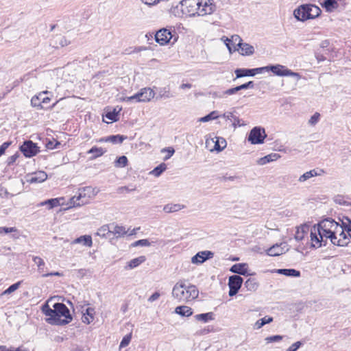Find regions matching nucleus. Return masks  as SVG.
Segmentation results:
<instances>
[{
  "instance_id": "f257e3e1",
  "label": "nucleus",
  "mask_w": 351,
  "mask_h": 351,
  "mask_svg": "<svg viewBox=\"0 0 351 351\" xmlns=\"http://www.w3.org/2000/svg\"><path fill=\"white\" fill-rule=\"evenodd\" d=\"M53 308H50L48 302L43 305L41 310L47 317L46 322L51 325L63 326L72 321V316L67 306L60 302L53 304Z\"/></svg>"
},
{
  "instance_id": "f03ea898",
  "label": "nucleus",
  "mask_w": 351,
  "mask_h": 351,
  "mask_svg": "<svg viewBox=\"0 0 351 351\" xmlns=\"http://www.w3.org/2000/svg\"><path fill=\"white\" fill-rule=\"evenodd\" d=\"M216 10L213 0H182L181 11L186 16H205L213 14Z\"/></svg>"
},
{
  "instance_id": "7ed1b4c3",
  "label": "nucleus",
  "mask_w": 351,
  "mask_h": 351,
  "mask_svg": "<svg viewBox=\"0 0 351 351\" xmlns=\"http://www.w3.org/2000/svg\"><path fill=\"white\" fill-rule=\"evenodd\" d=\"M199 291L195 285H186L182 282H177L172 290V296L180 302H189L198 297Z\"/></svg>"
},
{
  "instance_id": "20e7f679",
  "label": "nucleus",
  "mask_w": 351,
  "mask_h": 351,
  "mask_svg": "<svg viewBox=\"0 0 351 351\" xmlns=\"http://www.w3.org/2000/svg\"><path fill=\"white\" fill-rule=\"evenodd\" d=\"M97 193L95 189L91 186H86L79 189L78 195L73 196L69 199V202L66 204L67 206L64 210L87 204L89 199L95 196Z\"/></svg>"
},
{
  "instance_id": "39448f33",
  "label": "nucleus",
  "mask_w": 351,
  "mask_h": 351,
  "mask_svg": "<svg viewBox=\"0 0 351 351\" xmlns=\"http://www.w3.org/2000/svg\"><path fill=\"white\" fill-rule=\"evenodd\" d=\"M155 96L154 91L150 88H143L135 95L125 97L123 101L126 102H147Z\"/></svg>"
},
{
  "instance_id": "423d86ee",
  "label": "nucleus",
  "mask_w": 351,
  "mask_h": 351,
  "mask_svg": "<svg viewBox=\"0 0 351 351\" xmlns=\"http://www.w3.org/2000/svg\"><path fill=\"white\" fill-rule=\"evenodd\" d=\"M311 247L313 248H319L322 246L326 245V239H324V236L319 227L313 226L311 230Z\"/></svg>"
},
{
  "instance_id": "0eeeda50",
  "label": "nucleus",
  "mask_w": 351,
  "mask_h": 351,
  "mask_svg": "<svg viewBox=\"0 0 351 351\" xmlns=\"http://www.w3.org/2000/svg\"><path fill=\"white\" fill-rule=\"evenodd\" d=\"M265 137V130L260 127H255L250 131L248 136V141L252 144H261L264 142Z\"/></svg>"
},
{
  "instance_id": "6e6552de",
  "label": "nucleus",
  "mask_w": 351,
  "mask_h": 351,
  "mask_svg": "<svg viewBox=\"0 0 351 351\" xmlns=\"http://www.w3.org/2000/svg\"><path fill=\"white\" fill-rule=\"evenodd\" d=\"M269 71H272L278 76H291L295 77L298 80L300 79V75L298 73L293 72L280 64L269 66Z\"/></svg>"
},
{
  "instance_id": "1a4fd4ad",
  "label": "nucleus",
  "mask_w": 351,
  "mask_h": 351,
  "mask_svg": "<svg viewBox=\"0 0 351 351\" xmlns=\"http://www.w3.org/2000/svg\"><path fill=\"white\" fill-rule=\"evenodd\" d=\"M243 278L238 275H234L229 278L228 280V287H229V295L234 296L235 295L239 290L240 289L242 284H243Z\"/></svg>"
},
{
  "instance_id": "9d476101",
  "label": "nucleus",
  "mask_w": 351,
  "mask_h": 351,
  "mask_svg": "<svg viewBox=\"0 0 351 351\" xmlns=\"http://www.w3.org/2000/svg\"><path fill=\"white\" fill-rule=\"evenodd\" d=\"M20 150L25 157L31 158L39 152V148L32 141H27L20 147Z\"/></svg>"
},
{
  "instance_id": "9b49d317",
  "label": "nucleus",
  "mask_w": 351,
  "mask_h": 351,
  "mask_svg": "<svg viewBox=\"0 0 351 351\" xmlns=\"http://www.w3.org/2000/svg\"><path fill=\"white\" fill-rule=\"evenodd\" d=\"M309 10V4L302 5L294 10L293 15L298 21H305L311 19V16L308 15Z\"/></svg>"
},
{
  "instance_id": "f8f14e48",
  "label": "nucleus",
  "mask_w": 351,
  "mask_h": 351,
  "mask_svg": "<svg viewBox=\"0 0 351 351\" xmlns=\"http://www.w3.org/2000/svg\"><path fill=\"white\" fill-rule=\"evenodd\" d=\"M172 38V34L170 30L162 28L158 30L155 35L156 41L160 45H165L169 43Z\"/></svg>"
},
{
  "instance_id": "ddd939ff",
  "label": "nucleus",
  "mask_w": 351,
  "mask_h": 351,
  "mask_svg": "<svg viewBox=\"0 0 351 351\" xmlns=\"http://www.w3.org/2000/svg\"><path fill=\"white\" fill-rule=\"evenodd\" d=\"M288 250L287 244L281 243L275 244L267 250V254L271 256H276L285 253Z\"/></svg>"
},
{
  "instance_id": "4468645a",
  "label": "nucleus",
  "mask_w": 351,
  "mask_h": 351,
  "mask_svg": "<svg viewBox=\"0 0 351 351\" xmlns=\"http://www.w3.org/2000/svg\"><path fill=\"white\" fill-rule=\"evenodd\" d=\"M47 178V174L43 171L33 173L27 176V182L31 184L40 183L45 181Z\"/></svg>"
},
{
  "instance_id": "2eb2a0df",
  "label": "nucleus",
  "mask_w": 351,
  "mask_h": 351,
  "mask_svg": "<svg viewBox=\"0 0 351 351\" xmlns=\"http://www.w3.org/2000/svg\"><path fill=\"white\" fill-rule=\"evenodd\" d=\"M47 92H43L39 93L38 95L34 96L31 99V104L34 107H37L40 109L43 108L42 104H47L50 101V98L45 97Z\"/></svg>"
},
{
  "instance_id": "dca6fc26",
  "label": "nucleus",
  "mask_w": 351,
  "mask_h": 351,
  "mask_svg": "<svg viewBox=\"0 0 351 351\" xmlns=\"http://www.w3.org/2000/svg\"><path fill=\"white\" fill-rule=\"evenodd\" d=\"M213 253L210 251H202L197 253L194 256L191 258V262L193 264H201L203 263L206 260L213 258Z\"/></svg>"
},
{
  "instance_id": "f3484780",
  "label": "nucleus",
  "mask_w": 351,
  "mask_h": 351,
  "mask_svg": "<svg viewBox=\"0 0 351 351\" xmlns=\"http://www.w3.org/2000/svg\"><path fill=\"white\" fill-rule=\"evenodd\" d=\"M238 51L242 56H250L254 53V48L248 43H242L239 48L234 47L233 49V51Z\"/></svg>"
},
{
  "instance_id": "a211bd4d",
  "label": "nucleus",
  "mask_w": 351,
  "mask_h": 351,
  "mask_svg": "<svg viewBox=\"0 0 351 351\" xmlns=\"http://www.w3.org/2000/svg\"><path fill=\"white\" fill-rule=\"evenodd\" d=\"M247 268L248 265L247 263H237L233 265L230 271L239 275L248 276L250 274L247 273Z\"/></svg>"
},
{
  "instance_id": "6ab92c4d",
  "label": "nucleus",
  "mask_w": 351,
  "mask_h": 351,
  "mask_svg": "<svg viewBox=\"0 0 351 351\" xmlns=\"http://www.w3.org/2000/svg\"><path fill=\"white\" fill-rule=\"evenodd\" d=\"M64 197H59V198H53L49 199L46 201H44L41 203H40V206H46L48 207V208L51 209L54 207L64 205Z\"/></svg>"
},
{
  "instance_id": "aec40b11",
  "label": "nucleus",
  "mask_w": 351,
  "mask_h": 351,
  "mask_svg": "<svg viewBox=\"0 0 351 351\" xmlns=\"http://www.w3.org/2000/svg\"><path fill=\"white\" fill-rule=\"evenodd\" d=\"M280 157V156L278 154H276V153L270 154H268V155L257 160L256 163L258 165H264L270 162L276 161Z\"/></svg>"
},
{
  "instance_id": "412c9836",
  "label": "nucleus",
  "mask_w": 351,
  "mask_h": 351,
  "mask_svg": "<svg viewBox=\"0 0 351 351\" xmlns=\"http://www.w3.org/2000/svg\"><path fill=\"white\" fill-rule=\"evenodd\" d=\"M95 313L93 308L88 307L83 312L82 317V322L84 324H89L94 320V315Z\"/></svg>"
},
{
  "instance_id": "4be33fe9",
  "label": "nucleus",
  "mask_w": 351,
  "mask_h": 351,
  "mask_svg": "<svg viewBox=\"0 0 351 351\" xmlns=\"http://www.w3.org/2000/svg\"><path fill=\"white\" fill-rule=\"evenodd\" d=\"M108 231L112 233L117 237L123 236L127 233L125 228L123 226H114L111 224L108 226Z\"/></svg>"
},
{
  "instance_id": "5701e85b",
  "label": "nucleus",
  "mask_w": 351,
  "mask_h": 351,
  "mask_svg": "<svg viewBox=\"0 0 351 351\" xmlns=\"http://www.w3.org/2000/svg\"><path fill=\"white\" fill-rule=\"evenodd\" d=\"M333 201L335 204L339 205L344 206H351V199L348 196L337 195L334 197Z\"/></svg>"
},
{
  "instance_id": "b1692460",
  "label": "nucleus",
  "mask_w": 351,
  "mask_h": 351,
  "mask_svg": "<svg viewBox=\"0 0 351 351\" xmlns=\"http://www.w3.org/2000/svg\"><path fill=\"white\" fill-rule=\"evenodd\" d=\"M126 136L123 135H112L110 136H108L105 138H101L99 140L100 142H110L113 144H117V143H121L125 139H126Z\"/></svg>"
},
{
  "instance_id": "393cba45",
  "label": "nucleus",
  "mask_w": 351,
  "mask_h": 351,
  "mask_svg": "<svg viewBox=\"0 0 351 351\" xmlns=\"http://www.w3.org/2000/svg\"><path fill=\"white\" fill-rule=\"evenodd\" d=\"M175 313L182 317H189L193 314V310L187 306H179L175 309Z\"/></svg>"
},
{
  "instance_id": "a878e982",
  "label": "nucleus",
  "mask_w": 351,
  "mask_h": 351,
  "mask_svg": "<svg viewBox=\"0 0 351 351\" xmlns=\"http://www.w3.org/2000/svg\"><path fill=\"white\" fill-rule=\"evenodd\" d=\"M82 243L87 247H91L93 244L92 238L90 235L81 236L72 241V244Z\"/></svg>"
},
{
  "instance_id": "bb28decb",
  "label": "nucleus",
  "mask_w": 351,
  "mask_h": 351,
  "mask_svg": "<svg viewBox=\"0 0 351 351\" xmlns=\"http://www.w3.org/2000/svg\"><path fill=\"white\" fill-rule=\"evenodd\" d=\"M194 317L197 321L202 322L204 323H207L209 321L214 320L215 315L213 312H209V313L195 315L194 316Z\"/></svg>"
},
{
  "instance_id": "cd10ccee",
  "label": "nucleus",
  "mask_w": 351,
  "mask_h": 351,
  "mask_svg": "<svg viewBox=\"0 0 351 351\" xmlns=\"http://www.w3.org/2000/svg\"><path fill=\"white\" fill-rule=\"evenodd\" d=\"M276 273L286 276L300 277V271L294 269H278Z\"/></svg>"
},
{
  "instance_id": "c85d7f7f",
  "label": "nucleus",
  "mask_w": 351,
  "mask_h": 351,
  "mask_svg": "<svg viewBox=\"0 0 351 351\" xmlns=\"http://www.w3.org/2000/svg\"><path fill=\"white\" fill-rule=\"evenodd\" d=\"M146 258L144 256H141L137 258L132 259L128 263V265L125 267L126 269H134L138 265H140L141 263H144L145 261Z\"/></svg>"
},
{
  "instance_id": "c756f323",
  "label": "nucleus",
  "mask_w": 351,
  "mask_h": 351,
  "mask_svg": "<svg viewBox=\"0 0 351 351\" xmlns=\"http://www.w3.org/2000/svg\"><path fill=\"white\" fill-rule=\"evenodd\" d=\"M259 284L256 279L249 278L244 283V287L250 291H255L258 288Z\"/></svg>"
},
{
  "instance_id": "7c9ffc66",
  "label": "nucleus",
  "mask_w": 351,
  "mask_h": 351,
  "mask_svg": "<svg viewBox=\"0 0 351 351\" xmlns=\"http://www.w3.org/2000/svg\"><path fill=\"white\" fill-rule=\"evenodd\" d=\"M212 143H215L214 149L217 152L222 151L227 145L226 141L222 137H216V141L211 139Z\"/></svg>"
},
{
  "instance_id": "2f4dec72",
  "label": "nucleus",
  "mask_w": 351,
  "mask_h": 351,
  "mask_svg": "<svg viewBox=\"0 0 351 351\" xmlns=\"http://www.w3.org/2000/svg\"><path fill=\"white\" fill-rule=\"evenodd\" d=\"M330 242L337 246H346L349 242L348 237H343V239L337 238L335 234L330 239Z\"/></svg>"
},
{
  "instance_id": "473e14b6",
  "label": "nucleus",
  "mask_w": 351,
  "mask_h": 351,
  "mask_svg": "<svg viewBox=\"0 0 351 351\" xmlns=\"http://www.w3.org/2000/svg\"><path fill=\"white\" fill-rule=\"evenodd\" d=\"M273 321V318L271 317L265 316L262 319H258L256 321L254 325V329H260L262 328L264 325L267 324H269Z\"/></svg>"
},
{
  "instance_id": "72a5a7b5",
  "label": "nucleus",
  "mask_w": 351,
  "mask_h": 351,
  "mask_svg": "<svg viewBox=\"0 0 351 351\" xmlns=\"http://www.w3.org/2000/svg\"><path fill=\"white\" fill-rule=\"evenodd\" d=\"M237 78L245 77V76H254L252 69H237L234 71Z\"/></svg>"
},
{
  "instance_id": "f704fd0d",
  "label": "nucleus",
  "mask_w": 351,
  "mask_h": 351,
  "mask_svg": "<svg viewBox=\"0 0 351 351\" xmlns=\"http://www.w3.org/2000/svg\"><path fill=\"white\" fill-rule=\"evenodd\" d=\"M33 261L34 263L37 265L38 267V271L43 275V274H46L45 270V263L43 258H41L39 256H34L33 257Z\"/></svg>"
},
{
  "instance_id": "c9c22d12",
  "label": "nucleus",
  "mask_w": 351,
  "mask_h": 351,
  "mask_svg": "<svg viewBox=\"0 0 351 351\" xmlns=\"http://www.w3.org/2000/svg\"><path fill=\"white\" fill-rule=\"evenodd\" d=\"M319 175V174L316 171L315 169H313L309 171H306V173H304V174L300 176L298 179V181L300 182H304L306 181L307 180H308L313 177L317 176Z\"/></svg>"
},
{
  "instance_id": "e433bc0d",
  "label": "nucleus",
  "mask_w": 351,
  "mask_h": 351,
  "mask_svg": "<svg viewBox=\"0 0 351 351\" xmlns=\"http://www.w3.org/2000/svg\"><path fill=\"white\" fill-rule=\"evenodd\" d=\"M166 169L167 165L162 162L151 171L149 173L155 177H159Z\"/></svg>"
},
{
  "instance_id": "4c0bfd02",
  "label": "nucleus",
  "mask_w": 351,
  "mask_h": 351,
  "mask_svg": "<svg viewBox=\"0 0 351 351\" xmlns=\"http://www.w3.org/2000/svg\"><path fill=\"white\" fill-rule=\"evenodd\" d=\"M322 5L327 11L331 12L337 8L338 3L336 0H324Z\"/></svg>"
},
{
  "instance_id": "58836bf2",
  "label": "nucleus",
  "mask_w": 351,
  "mask_h": 351,
  "mask_svg": "<svg viewBox=\"0 0 351 351\" xmlns=\"http://www.w3.org/2000/svg\"><path fill=\"white\" fill-rule=\"evenodd\" d=\"M309 8L310 13L308 15L311 16V19H315L316 17L319 16V14H321L322 11L320 8L315 5L309 4Z\"/></svg>"
},
{
  "instance_id": "ea45409f",
  "label": "nucleus",
  "mask_w": 351,
  "mask_h": 351,
  "mask_svg": "<svg viewBox=\"0 0 351 351\" xmlns=\"http://www.w3.org/2000/svg\"><path fill=\"white\" fill-rule=\"evenodd\" d=\"M70 44V41L68 40L64 36H57L55 39V43L54 47H65Z\"/></svg>"
},
{
  "instance_id": "a19ab883",
  "label": "nucleus",
  "mask_w": 351,
  "mask_h": 351,
  "mask_svg": "<svg viewBox=\"0 0 351 351\" xmlns=\"http://www.w3.org/2000/svg\"><path fill=\"white\" fill-rule=\"evenodd\" d=\"M182 208H184V206L180 204H167L164 206L163 210L165 213H169L178 211Z\"/></svg>"
},
{
  "instance_id": "79ce46f5",
  "label": "nucleus",
  "mask_w": 351,
  "mask_h": 351,
  "mask_svg": "<svg viewBox=\"0 0 351 351\" xmlns=\"http://www.w3.org/2000/svg\"><path fill=\"white\" fill-rule=\"evenodd\" d=\"M230 46L231 47L232 46L233 49H234V47L239 48V46L243 43L241 38L239 35H237V34L232 36L231 38H230Z\"/></svg>"
},
{
  "instance_id": "37998d69",
  "label": "nucleus",
  "mask_w": 351,
  "mask_h": 351,
  "mask_svg": "<svg viewBox=\"0 0 351 351\" xmlns=\"http://www.w3.org/2000/svg\"><path fill=\"white\" fill-rule=\"evenodd\" d=\"M172 97L173 95L171 94L169 89L168 88L165 87L160 90L158 95L156 97V99H168Z\"/></svg>"
},
{
  "instance_id": "c03bdc74",
  "label": "nucleus",
  "mask_w": 351,
  "mask_h": 351,
  "mask_svg": "<svg viewBox=\"0 0 351 351\" xmlns=\"http://www.w3.org/2000/svg\"><path fill=\"white\" fill-rule=\"evenodd\" d=\"M308 227L303 226L301 228H298L295 234V239L297 241H301L304 238V233L306 232Z\"/></svg>"
},
{
  "instance_id": "a18cd8bd",
  "label": "nucleus",
  "mask_w": 351,
  "mask_h": 351,
  "mask_svg": "<svg viewBox=\"0 0 351 351\" xmlns=\"http://www.w3.org/2000/svg\"><path fill=\"white\" fill-rule=\"evenodd\" d=\"M104 151L101 147H93L90 150L88 151V154H93L94 156L92 159L96 158L99 156H102L104 154Z\"/></svg>"
},
{
  "instance_id": "49530a36",
  "label": "nucleus",
  "mask_w": 351,
  "mask_h": 351,
  "mask_svg": "<svg viewBox=\"0 0 351 351\" xmlns=\"http://www.w3.org/2000/svg\"><path fill=\"white\" fill-rule=\"evenodd\" d=\"M128 158L125 156L119 157L114 162V165L117 167H125L128 165Z\"/></svg>"
},
{
  "instance_id": "de8ad7c7",
  "label": "nucleus",
  "mask_w": 351,
  "mask_h": 351,
  "mask_svg": "<svg viewBox=\"0 0 351 351\" xmlns=\"http://www.w3.org/2000/svg\"><path fill=\"white\" fill-rule=\"evenodd\" d=\"M21 284V281H19L16 283H14V284L10 285L7 289H5L3 292H2L1 295L10 294V293L14 292V291H16V289H18L19 288Z\"/></svg>"
},
{
  "instance_id": "09e8293b",
  "label": "nucleus",
  "mask_w": 351,
  "mask_h": 351,
  "mask_svg": "<svg viewBox=\"0 0 351 351\" xmlns=\"http://www.w3.org/2000/svg\"><path fill=\"white\" fill-rule=\"evenodd\" d=\"M217 112L216 111H213L210 114L200 118L199 121L201 122H207L210 120H213L217 119L219 116L217 114Z\"/></svg>"
},
{
  "instance_id": "8fccbe9b",
  "label": "nucleus",
  "mask_w": 351,
  "mask_h": 351,
  "mask_svg": "<svg viewBox=\"0 0 351 351\" xmlns=\"http://www.w3.org/2000/svg\"><path fill=\"white\" fill-rule=\"evenodd\" d=\"M161 152L162 153H165V152L167 153V154L164 157V160H167L173 155V154L175 153V150L173 147H165V148L162 149Z\"/></svg>"
},
{
  "instance_id": "3c124183",
  "label": "nucleus",
  "mask_w": 351,
  "mask_h": 351,
  "mask_svg": "<svg viewBox=\"0 0 351 351\" xmlns=\"http://www.w3.org/2000/svg\"><path fill=\"white\" fill-rule=\"evenodd\" d=\"M131 339H132L131 333L124 336L120 343L119 348H123L126 347L130 343Z\"/></svg>"
},
{
  "instance_id": "603ef678",
  "label": "nucleus",
  "mask_w": 351,
  "mask_h": 351,
  "mask_svg": "<svg viewBox=\"0 0 351 351\" xmlns=\"http://www.w3.org/2000/svg\"><path fill=\"white\" fill-rule=\"evenodd\" d=\"M282 338L283 337L281 335H274L266 337L265 341L267 343H269L272 342L280 341L282 339Z\"/></svg>"
},
{
  "instance_id": "864d4df0",
  "label": "nucleus",
  "mask_w": 351,
  "mask_h": 351,
  "mask_svg": "<svg viewBox=\"0 0 351 351\" xmlns=\"http://www.w3.org/2000/svg\"><path fill=\"white\" fill-rule=\"evenodd\" d=\"M238 91H239V89H238L237 86L231 88H229V89L225 90L224 92H223L222 95H219V97H223L224 95H231L237 93Z\"/></svg>"
},
{
  "instance_id": "5fc2aeb1",
  "label": "nucleus",
  "mask_w": 351,
  "mask_h": 351,
  "mask_svg": "<svg viewBox=\"0 0 351 351\" xmlns=\"http://www.w3.org/2000/svg\"><path fill=\"white\" fill-rule=\"evenodd\" d=\"M321 232L324 236V239H326V242L328 241V239H331V237L335 234V232H332L330 230H324V229H320Z\"/></svg>"
},
{
  "instance_id": "6e6d98bb",
  "label": "nucleus",
  "mask_w": 351,
  "mask_h": 351,
  "mask_svg": "<svg viewBox=\"0 0 351 351\" xmlns=\"http://www.w3.org/2000/svg\"><path fill=\"white\" fill-rule=\"evenodd\" d=\"M132 245L133 247L137 246H148L149 245V242L147 239H141L134 242Z\"/></svg>"
},
{
  "instance_id": "4d7b16f0",
  "label": "nucleus",
  "mask_w": 351,
  "mask_h": 351,
  "mask_svg": "<svg viewBox=\"0 0 351 351\" xmlns=\"http://www.w3.org/2000/svg\"><path fill=\"white\" fill-rule=\"evenodd\" d=\"M319 113L315 112L308 120V123L311 125H315L319 121Z\"/></svg>"
},
{
  "instance_id": "13d9d810",
  "label": "nucleus",
  "mask_w": 351,
  "mask_h": 351,
  "mask_svg": "<svg viewBox=\"0 0 351 351\" xmlns=\"http://www.w3.org/2000/svg\"><path fill=\"white\" fill-rule=\"evenodd\" d=\"M60 143L57 141H49L46 143V147L47 149H53L56 147H57L58 145H60Z\"/></svg>"
},
{
  "instance_id": "bf43d9fd",
  "label": "nucleus",
  "mask_w": 351,
  "mask_h": 351,
  "mask_svg": "<svg viewBox=\"0 0 351 351\" xmlns=\"http://www.w3.org/2000/svg\"><path fill=\"white\" fill-rule=\"evenodd\" d=\"M117 112L114 110L113 112H109L106 114V117L107 119H108L110 121H117Z\"/></svg>"
},
{
  "instance_id": "052dcab7",
  "label": "nucleus",
  "mask_w": 351,
  "mask_h": 351,
  "mask_svg": "<svg viewBox=\"0 0 351 351\" xmlns=\"http://www.w3.org/2000/svg\"><path fill=\"white\" fill-rule=\"evenodd\" d=\"M16 229L14 227L6 228V227H0V234L4 233L8 234L12 232H16Z\"/></svg>"
},
{
  "instance_id": "680f3d73",
  "label": "nucleus",
  "mask_w": 351,
  "mask_h": 351,
  "mask_svg": "<svg viewBox=\"0 0 351 351\" xmlns=\"http://www.w3.org/2000/svg\"><path fill=\"white\" fill-rule=\"evenodd\" d=\"M221 40H223L224 42V43L226 44L229 52L231 53H232L233 51V49L232 47L230 46V38H228V37H226V36H223L221 38Z\"/></svg>"
},
{
  "instance_id": "e2e57ef3",
  "label": "nucleus",
  "mask_w": 351,
  "mask_h": 351,
  "mask_svg": "<svg viewBox=\"0 0 351 351\" xmlns=\"http://www.w3.org/2000/svg\"><path fill=\"white\" fill-rule=\"evenodd\" d=\"M264 71H269V66H263V67H259V68H256V69H252V71H253L254 75H255L256 74L261 73Z\"/></svg>"
},
{
  "instance_id": "0e129e2a",
  "label": "nucleus",
  "mask_w": 351,
  "mask_h": 351,
  "mask_svg": "<svg viewBox=\"0 0 351 351\" xmlns=\"http://www.w3.org/2000/svg\"><path fill=\"white\" fill-rule=\"evenodd\" d=\"M302 345L300 341H297L294 343H293L287 350V351H296Z\"/></svg>"
},
{
  "instance_id": "69168bd1",
  "label": "nucleus",
  "mask_w": 351,
  "mask_h": 351,
  "mask_svg": "<svg viewBox=\"0 0 351 351\" xmlns=\"http://www.w3.org/2000/svg\"><path fill=\"white\" fill-rule=\"evenodd\" d=\"M10 142H5L0 146V156L5 153V151L10 146Z\"/></svg>"
},
{
  "instance_id": "338daca9",
  "label": "nucleus",
  "mask_w": 351,
  "mask_h": 351,
  "mask_svg": "<svg viewBox=\"0 0 351 351\" xmlns=\"http://www.w3.org/2000/svg\"><path fill=\"white\" fill-rule=\"evenodd\" d=\"M142 2L149 6L155 5L158 4L160 0H141Z\"/></svg>"
},
{
  "instance_id": "774afa93",
  "label": "nucleus",
  "mask_w": 351,
  "mask_h": 351,
  "mask_svg": "<svg viewBox=\"0 0 351 351\" xmlns=\"http://www.w3.org/2000/svg\"><path fill=\"white\" fill-rule=\"evenodd\" d=\"M160 294L158 292H155L148 298V301L153 302L157 300L160 298Z\"/></svg>"
}]
</instances>
